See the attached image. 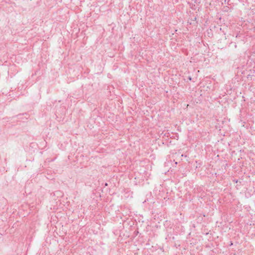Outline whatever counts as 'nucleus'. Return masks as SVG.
Here are the masks:
<instances>
[{
  "instance_id": "obj_1",
  "label": "nucleus",
  "mask_w": 255,
  "mask_h": 255,
  "mask_svg": "<svg viewBox=\"0 0 255 255\" xmlns=\"http://www.w3.org/2000/svg\"><path fill=\"white\" fill-rule=\"evenodd\" d=\"M24 115H27V114L26 113H25V114H18L17 116H16V117H17L18 118V119H21V117L22 116Z\"/></svg>"
},
{
  "instance_id": "obj_2",
  "label": "nucleus",
  "mask_w": 255,
  "mask_h": 255,
  "mask_svg": "<svg viewBox=\"0 0 255 255\" xmlns=\"http://www.w3.org/2000/svg\"><path fill=\"white\" fill-rule=\"evenodd\" d=\"M188 80H190V81H191V80H192V78H191V77H190V76H189V77H188Z\"/></svg>"
},
{
  "instance_id": "obj_3",
  "label": "nucleus",
  "mask_w": 255,
  "mask_h": 255,
  "mask_svg": "<svg viewBox=\"0 0 255 255\" xmlns=\"http://www.w3.org/2000/svg\"><path fill=\"white\" fill-rule=\"evenodd\" d=\"M193 0V1H194V2L195 3H196V2H197V0Z\"/></svg>"
},
{
  "instance_id": "obj_4",
  "label": "nucleus",
  "mask_w": 255,
  "mask_h": 255,
  "mask_svg": "<svg viewBox=\"0 0 255 255\" xmlns=\"http://www.w3.org/2000/svg\"><path fill=\"white\" fill-rule=\"evenodd\" d=\"M105 185H106V186H107V185H108V184H107V183H106V184H105Z\"/></svg>"
}]
</instances>
